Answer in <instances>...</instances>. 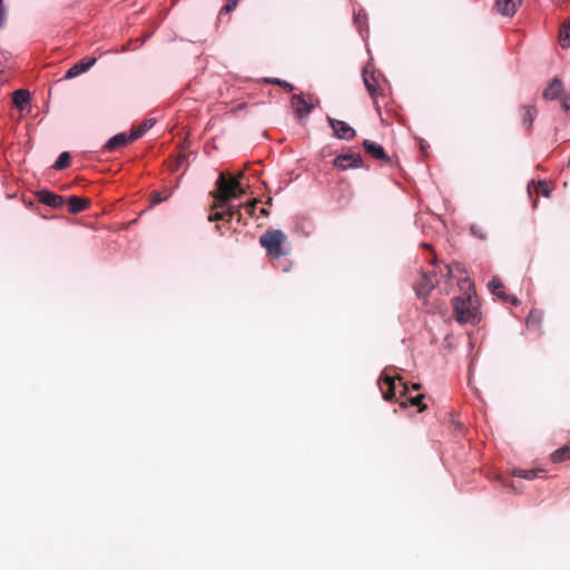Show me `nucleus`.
<instances>
[{
    "label": "nucleus",
    "instance_id": "1",
    "mask_svg": "<svg viewBox=\"0 0 570 570\" xmlns=\"http://www.w3.org/2000/svg\"><path fill=\"white\" fill-rule=\"evenodd\" d=\"M244 173L240 171L234 177L227 178L224 173H220L216 181L217 190L212 191L215 203L212 205L213 209L223 208L232 199H238L245 195V189L242 186Z\"/></svg>",
    "mask_w": 570,
    "mask_h": 570
},
{
    "label": "nucleus",
    "instance_id": "2",
    "mask_svg": "<svg viewBox=\"0 0 570 570\" xmlns=\"http://www.w3.org/2000/svg\"><path fill=\"white\" fill-rule=\"evenodd\" d=\"M286 242V234L279 229H268L259 237V244L273 259H277L286 254L284 248Z\"/></svg>",
    "mask_w": 570,
    "mask_h": 570
},
{
    "label": "nucleus",
    "instance_id": "3",
    "mask_svg": "<svg viewBox=\"0 0 570 570\" xmlns=\"http://www.w3.org/2000/svg\"><path fill=\"white\" fill-rule=\"evenodd\" d=\"M455 321L460 324H475L478 318V307L471 295L454 297L452 299Z\"/></svg>",
    "mask_w": 570,
    "mask_h": 570
},
{
    "label": "nucleus",
    "instance_id": "4",
    "mask_svg": "<svg viewBox=\"0 0 570 570\" xmlns=\"http://www.w3.org/2000/svg\"><path fill=\"white\" fill-rule=\"evenodd\" d=\"M396 381H399L400 385V396H406L410 391V386L406 382L403 381L401 375L393 376L384 370L380 376L379 384L383 395V399L386 401H392L396 395Z\"/></svg>",
    "mask_w": 570,
    "mask_h": 570
},
{
    "label": "nucleus",
    "instance_id": "5",
    "mask_svg": "<svg viewBox=\"0 0 570 570\" xmlns=\"http://www.w3.org/2000/svg\"><path fill=\"white\" fill-rule=\"evenodd\" d=\"M438 275L435 272H422L420 278L414 284V291L419 298L426 299L430 292L438 283Z\"/></svg>",
    "mask_w": 570,
    "mask_h": 570
},
{
    "label": "nucleus",
    "instance_id": "6",
    "mask_svg": "<svg viewBox=\"0 0 570 570\" xmlns=\"http://www.w3.org/2000/svg\"><path fill=\"white\" fill-rule=\"evenodd\" d=\"M37 198L41 204L50 206L52 208H60L62 205H67L69 212H71V196L63 198L58 194L50 190L42 189L37 193Z\"/></svg>",
    "mask_w": 570,
    "mask_h": 570
},
{
    "label": "nucleus",
    "instance_id": "7",
    "mask_svg": "<svg viewBox=\"0 0 570 570\" xmlns=\"http://www.w3.org/2000/svg\"><path fill=\"white\" fill-rule=\"evenodd\" d=\"M363 81L366 87L368 95L371 96L373 104L379 109V97L383 95V90L379 85V80L374 75V71H370L368 68L363 70Z\"/></svg>",
    "mask_w": 570,
    "mask_h": 570
},
{
    "label": "nucleus",
    "instance_id": "8",
    "mask_svg": "<svg viewBox=\"0 0 570 570\" xmlns=\"http://www.w3.org/2000/svg\"><path fill=\"white\" fill-rule=\"evenodd\" d=\"M334 167L341 170H347L350 168H360L363 166V158L358 153L348 151L346 154L338 155L333 160Z\"/></svg>",
    "mask_w": 570,
    "mask_h": 570
},
{
    "label": "nucleus",
    "instance_id": "9",
    "mask_svg": "<svg viewBox=\"0 0 570 570\" xmlns=\"http://www.w3.org/2000/svg\"><path fill=\"white\" fill-rule=\"evenodd\" d=\"M327 122L334 131V136L338 139L351 140L355 137L356 132L348 124L343 120L334 119L330 116L326 117Z\"/></svg>",
    "mask_w": 570,
    "mask_h": 570
},
{
    "label": "nucleus",
    "instance_id": "10",
    "mask_svg": "<svg viewBox=\"0 0 570 570\" xmlns=\"http://www.w3.org/2000/svg\"><path fill=\"white\" fill-rule=\"evenodd\" d=\"M362 145L366 154L374 159L387 165L392 164L391 157L385 153L384 148L380 144L365 139Z\"/></svg>",
    "mask_w": 570,
    "mask_h": 570
},
{
    "label": "nucleus",
    "instance_id": "11",
    "mask_svg": "<svg viewBox=\"0 0 570 570\" xmlns=\"http://www.w3.org/2000/svg\"><path fill=\"white\" fill-rule=\"evenodd\" d=\"M291 104L298 118L306 117L314 108L313 104L301 95H294L291 99Z\"/></svg>",
    "mask_w": 570,
    "mask_h": 570
},
{
    "label": "nucleus",
    "instance_id": "12",
    "mask_svg": "<svg viewBox=\"0 0 570 570\" xmlns=\"http://www.w3.org/2000/svg\"><path fill=\"white\" fill-rule=\"evenodd\" d=\"M523 0H495L494 9L498 13L504 17H513Z\"/></svg>",
    "mask_w": 570,
    "mask_h": 570
},
{
    "label": "nucleus",
    "instance_id": "13",
    "mask_svg": "<svg viewBox=\"0 0 570 570\" xmlns=\"http://www.w3.org/2000/svg\"><path fill=\"white\" fill-rule=\"evenodd\" d=\"M491 293L502 301L511 302L513 305H519V299L515 296H510L504 291V285L499 277H493L488 285Z\"/></svg>",
    "mask_w": 570,
    "mask_h": 570
},
{
    "label": "nucleus",
    "instance_id": "14",
    "mask_svg": "<svg viewBox=\"0 0 570 570\" xmlns=\"http://www.w3.org/2000/svg\"><path fill=\"white\" fill-rule=\"evenodd\" d=\"M135 141L134 138H131V134L127 135L126 132L117 134L116 136L111 137L104 146V151H115L129 142Z\"/></svg>",
    "mask_w": 570,
    "mask_h": 570
},
{
    "label": "nucleus",
    "instance_id": "15",
    "mask_svg": "<svg viewBox=\"0 0 570 570\" xmlns=\"http://www.w3.org/2000/svg\"><path fill=\"white\" fill-rule=\"evenodd\" d=\"M563 86L561 80L559 78H553L548 85V87L544 89L543 98L550 100L557 99L558 97L561 96Z\"/></svg>",
    "mask_w": 570,
    "mask_h": 570
},
{
    "label": "nucleus",
    "instance_id": "16",
    "mask_svg": "<svg viewBox=\"0 0 570 570\" xmlns=\"http://www.w3.org/2000/svg\"><path fill=\"white\" fill-rule=\"evenodd\" d=\"M522 112V125L525 129H530L537 115V108L532 105H523L521 106Z\"/></svg>",
    "mask_w": 570,
    "mask_h": 570
},
{
    "label": "nucleus",
    "instance_id": "17",
    "mask_svg": "<svg viewBox=\"0 0 570 570\" xmlns=\"http://www.w3.org/2000/svg\"><path fill=\"white\" fill-rule=\"evenodd\" d=\"M543 313L537 308H532L527 316V327L533 331H540Z\"/></svg>",
    "mask_w": 570,
    "mask_h": 570
},
{
    "label": "nucleus",
    "instance_id": "18",
    "mask_svg": "<svg viewBox=\"0 0 570 570\" xmlns=\"http://www.w3.org/2000/svg\"><path fill=\"white\" fill-rule=\"evenodd\" d=\"M29 100L30 94L26 89H18L12 94V102L20 110L26 108V106L29 104Z\"/></svg>",
    "mask_w": 570,
    "mask_h": 570
},
{
    "label": "nucleus",
    "instance_id": "19",
    "mask_svg": "<svg viewBox=\"0 0 570 570\" xmlns=\"http://www.w3.org/2000/svg\"><path fill=\"white\" fill-rule=\"evenodd\" d=\"M511 473L513 476L533 480L542 476L544 471L542 469H513Z\"/></svg>",
    "mask_w": 570,
    "mask_h": 570
},
{
    "label": "nucleus",
    "instance_id": "20",
    "mask_svg": "<svg viewBox=\"0 0 570 570\" xmlns=\"http://www.w3.org/2000/svg\"><path fill=\"white\" fill-rule=\"evenodd\" d=\"M96 62L95 57H86L77 63H73V77L88 71Z\"/></svg>",
    "mask_w": 570,
    "mask_h": 570
},
{
    "label": "nucleus",
    "instance_id": "21",
    "mask_svg": "<svg viewBox=\"0 0 570 570\" xmlns=\"http://www.w3.org/2000/svg\"><path fill=\"white\" fill-rule=\"evenodd\" d=\"M155 121L153 119H147L142 121L140 125L132 127L131 129V138L134 140L139 139L147 130H149L154 126Z\"/></svg>",
    "mask_w": 570,
    "mask_h": 570
},
{
    "label": "nucleus",
    "instance_id": "22",
    "mask_svg": "<svg viewBox=\"0 0 570 570\" xmlns=\"http://www.w3.org/2000/svg\"><path fill=\"white\" fill-rule=\"evenodd\" d=\"M550 458L553 463H559V462L570 460V446L569 445L561 446L560 449L552 452Z\"/></svg>",
    "mask_w": 570,
    "mask_h": 570
},
{
    "label": "nucleus",
    "instance_id": "23",
    "mask_svg": "<svg viewBox=\"0 0 570 570\" xmlns=\"http://www.w3.org/2000/svg\"><path fill=\"white\" fill-rule=\"evenodd\" d=\"M559 41L562 48L570 47V21H566L561 24L559 31Z\"/></svg>",
    "mask_w": 570,
    "mask_h": 570
},
{
    "label": "nucleus",
    "instance_id": "24",
    "mask_svg": "<svg viewBox=\"0 0 570 570\" xmlns=\"http://www.w3.org/2000/svg\"><path fill=\"white\" fill-rule=\"evenodd\" d=\"M90 203L89 198L73 196V215L89 208Z\"/></svg>",
    "mask_w": 570,
    "mask_h": 570
},
{
    "label": "nucleus",
    "instance_id": "25",
    "mask_svg": "<svg viewBox=\"0 0 570 570\" xmlns=\"http://www.w3.org/2000/svg\"><path fill=\"white\" fill-rule=\"evenodd\" d=\"M70 160H71V155H70V153H69V151H63V153L59 156V158L57 159V161L55 163L53 168H55V169H58V170L63 169V168L68 167V165H69Z\"/></svg>",
    "mask_w": 570,
    "mask_h": 570
},
{
    "label": "nucleus",
    "instance_id": "26",
    "mask_svg": "<svg viewBox=\"0 0 570 570\" xmlns=\"http://www.w3.org/2000/svg\"><path fill=\"white\" fill-rule=\"evenodd\" d=\"M423 399H424V394H417L415 396H410L407 399V401L410 402L411 405L417 406L419 412H423L426 409V405L423 404V402H422Z\"/></svg>",
    "mask_w": 570,
    "mask_h": 570
},
{
    "label": "nucleus",
    "instance_id": "27",
    "mask_svg": "<svg viewBox=\"0 0 570 570\" xmlns=\"http://www.w3.org/2000/svg\"><path fill=\"white\" fill-rule=\"evenodd\" d=\"M225 213H227V219L226 222H229L234 218H236L238 222L242 220V213H240V209L239 207H228Z\"/></svg>",
    "mask_w": 570,
    "mask_h": 570
},
{
    "label": "nucleus",
    "instance_id": "28",
    "mask_svg": "<svg viewBox=\"0 0 570 570\" xmlns=\"http://www.w3.org/2000/svg\"><path fill=\"white\" fill-rule=\"evenodd\" d=\"M267 82H271V83H275V85H278L279 87H282L283 89H285L287 92H291L293 91L294 87L285 81V80H281V79H267L266 80Z\"/></svg>",
    "mask_w": 570,
    "mask_h": 570
},
{
    "label": "nucleus",
    "instance_id": "29",
    "mask_svg": "<svg viewBox=\"0 0 570 570\" xmlns=\"http://www.w3.org/2000/svg\"><path fill=\"white\" fill-rule=\"evenodd\" d=\"M470 230H471L472 235L476 236L480 239L487 238V233L482 229L481 226H479L476 224L471 225Z\"/></svg>",
    "mask_w": 570,
    "mask_h": 570
},
{
    "label": "nucleus",
    "instance_id": "30",
    "mask_svg": "<svg viewBox=\"0 0 570 570\" xmlns=\"http://www.w3.org/2000/svg\"><path fill=\"white\" fill-rule=\"evenodd\" d=\"M238 3V0H228V2L220 9V14L232 12Z\"/></svg>",
    "mask_w": 570,
    "mask_h": 570
},
{
    "label": "nucleus",
    "instance_id": "31",
    "mask_svg": "<svg viewBox=\"0 0 570 570\" xmlns=\"http://www.w3.org/2000/svg\"><path fill=\"white\" fill-rule=\"evenodd\" d=\"M150 197H151V203H153L154 205H157V204H160V203H163L164 200H166V199L168 198V194L163 195V194H161V193H159V191H154V193L151 194V196H150Z\"/></svg>",
    "mask_w": 570,
    "mask_h": 570
},
{
    "label": "nucleus",
    "instance_id": "32",
    "mask_svg": "<svg viewBox=\"0 0 570 570\" xmlns=\"http://www.w3.org/2000/svg\"><path fill=\"white\" fill-rule=\"evenodd\" d=\"M226 219H227V213H225V210L217 212V213L210 214L208 216L209 222L226 220Z\"/></svg>",
    "mask_w": 570,
    "mask_h": 570
},
{
    "label": "nucleus",
    "instance_id": "33",
    "mask_svg": "<svg viewBox=\"0 0 570 570\" xmlns=\"http://www.w3.org/2000/svg\"><path fill=\"white\" fill-rule=\"evenodd\" d=\"M537 193L542 194L546 197H549L550 189L548 188L547 184L543 181H540L537 186Z\"/></svg>",
    "mask_w": 570,
    "mask_h": 570
},
{
    "label": "nucleus",
    "instance_id": "34",
    "mask_svg": "<svg viewBox=\"0 0 570 570\" xmlns=\"http://www.w3.org/2000/svg\"><path fill=\"white\" fill-rule=\"evenodd\" d=\"M6 23V10L3 4H0V26L3 27Z\"/></svg>",
    "mask_w": 570,
    "mask_h": 570
},
{
    "label": "nucleus",
    "instance_id": "35",
    "mask_svg": "<svg viewBox=\"0 0 570 570\" xmlns=\"http://www.w3.org/2000/svg\"><path fill=\"white\" fill-rule=\"evenodd\" d=\"M561 106L564 111H569L570 110V98H568V97L562 98Z\"/></svg>",
    "mask_w": 570,
    "mask_h": 570
},
{
    "label": "nucleus",
    "instance_id": "36",
    "mask_svg": "<svg viewBox=\"0 0 570 570\" xmlns=\"http://www.w3.org/2000/svg\"><path fill=\"white\" fill-rule=\"evenodd\" d=\"M257 203H258V200H257V199H253L250 203H248V205H247V212H248L249 214H253V212H254L255 206H256V204H257Z\"/></svg>",
    "mask_w": 570,
    "mask_h": 570
},
{
    "label": "nucleus",
    "instance_id": "37",
    "mask_svg": "<svg viewBox=\"0 0 570 570\" xmlns=\"http://www.w3.org/2000/svg\"><path fill=\"white\" fill-rule=\"evenodd\" d=\"M72 76L71 68L67 69L63 76V79H70Z\"/></svg>",
    "mask_w": 570,
    "mask_h": 570
},
{
    "label": "nucleus",
    "instance_id": "38",
    "mask_svg": "<svg viewBox=\"0 0 570 570\" xmlns=\"http://www.w3.org/2000/svg\"><path fill=\"white\" fill-rule=\"evenodd\" d=\"M411 389H412V390H415V391H419V390L421 389V384H419V383H413V384L411 385Z\"/></svg>",
    "mask_w": 570,
    "mask_h": 570
},
{
    "label": "nucleus",
    "instance_id": "39",
    "mask_svg": "<svg viewBox=\"0 0 570 570\" xmlns=\"http://www.w3.org/2000/svg\"><path fill=\"white\" fill-rule=\"evenodd\" d=\"M354 21L355 23L360 24V22H362V19H360V14H355L354 16Z\"/></svg>",
    "mask_w": 570,
    "mask_h": 570
},
{
    "label": "nucleus",
    "instance_id": "40",
    "mask_svg": "<svg viewBox=\"0 0 570 570\" xmlns=\"http://www.w3.org/2000/svg\"><path fill=\"white\" fill-rule=\"evenodd\" d=\"M354 21L355 23L360 24V22H362V19H360V14H355L354 16Z\"/></svg>",
    "mask_w": 570,
    "mask_h": 570
},
{
    "label": "nucleus",
    "instance_id": "41",
    "mask_svg": "<svg viewBox=\"0 0 570 570\" xmlns=\"http://www.w3.org/2000/svg\"><path fill=\"white\" fill-rule=\"evenodd\" d=\"M261 214H262L263 216H268V212H267L265 208H262V209H261Z\"/></svg>",
    "mask_w": 570,
    "mask_h": 570
},
{
    "label": "nucleus",
    "instance_id": "42",
    "mask_svg": "<svg viewBox=\"0 0 570 570\" xmlns=\"http://www.w3.org/2000/svg\"><path fill=\"white\" fill-rule=\"evenodd\" d=\"M79 222L73 218L72 224H78Z\"/></svg>",
    "mask_w": 570,
    "mask_h": 570
},
{
    "label": "nucleus",
    "instance_id": "43",
    "mask_svg": "<svg viewBox=\"0 0 570 570\" xmlns=\"http://www.w3.org/2000/svg\"><path fill=\"white\" fill-rule=\"evenodd\" d=\"M2 3V0H0V4Z\"/></svg>",
    "mask_w": 570,
    "mask_h": 570
}]
</instances>
